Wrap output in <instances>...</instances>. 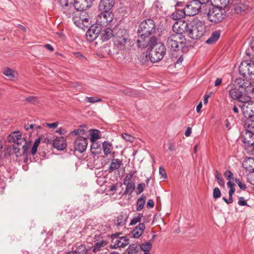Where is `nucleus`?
<instances>
[{
	"label": "nucleus",
	"instance_id": "nucleus-1",
	"mask_svg": "<svg viewBox=\"0 0 254 254\" xmlns=\"http://www.w3.org/2000/svg\"><path fill=\"white\" fill-rule=\"evenodd\" d=\"M166 45L168 48L173 51H181L182 53L188 51L186 39L183 35L171 34L168 38Z\"/></svg>",
	"mask_w": 254,
	"mask_h": 254
},
{
	"label": "nucleus",
	"instance_id": "nucleus-2",
	"mask_svg": "<svg viewBox=\"0 0 254 254\" xmlns=\"http://www.w3.org/2000/svg\"><path fill=\"white\" fill-rule=\"evenodd\" d=\"M205 32L206 26L204 22L197 18H194L190 21L187 30L189 37L192 39L200 38Z\"/></svg>",
	"mask_w": 254,
	"mask_h": 254
},
{
	"label": "nucleus",
	"instance_id": "nucleus-3",
	"mask_svg": "<svg viewBox=\"0 0 254 254\" xmlns=\"http://www.w3.org/2000/svg\"><path fill=\"white\" fill-rule=\"evenodd\" d=\"M155 25L151 19H147L141 22L137 30L139 39H146L155 31Z\"/></svg>",
	"mask_w": 254,
	"mask_h": 254
},
{
	"label": "nucleus",
	"instance_id": "nucleus-4",
	"mask_svg": "<svg viewBox=\"0 0 254 254\" xmlns=\"http://www.w3.org/2000/svg\"><path fill=\"white\" fill-rule=\"evenodd\" d=\"M129 35L126 30L119 29L115 33L113 42L114 46L120 50H124L129 41Z\"/></svg>",
	"mask_w": 254,
	"mask_h": 254
},
{
	"label": "nucleus",
	"instance_id": "nucleus-5",
	"mask_svg": "<svg viewBox=\"0 0 254 254\" xmlns=\"http://www.w3.org/2000/svg\"><path fill=\"white\" fill-rule=\"evenodd\" d=\"M226 14L225 9L218 8L214 6H213L211 8H209L206 12L207 19L213 23L221 22L225 18Z\"/></svg>",
	"mask_w": 254,
	"mask_h": 254
},
{
	"label": "nucleus",
	"instance_id": "nucleus-6",
	"mask_svg": "<svg viewBox=\"0 0 254 254\" xmlns=\"http://www.w3.org/2000/svg\"><path fill=\"white\" fill-rule=\"evenodd\" d=\"M233 85L229 92L230 97L234 100L245 103L250 100V98L248 96H244L243 89L241 84Z\"/></svg>",
	"mask_w": 254,
	"mask_h": 254
},
{
	"label": "nucleus",
	"instance_id": "nucleus-7",
	"mask_svg": "<svg viewBox=\"0 0 254 254\" xmlns=\"http://www.w3.org/2000/svg\"><path fill=\"white\" fill-rule=\"evenodd\" d=\"M114 14L112 12L101 11L98 15L96 25L99 27L107 26L113 19Z\"/></svg>",
	"mask_w": 254,
	"mask_h": 254
},
{
	"label": "nucleus",
	"instance_id": "nucleus-8",
	"mask_svg": "<svg viewBox=\"0 0 254 254\" xmlns=\"http://www.w3.org/2000/svg\"><path fill=\"white\" fill-rule=\"evenodd\" d=\"M201 6L197 0H192L188 2L185 7V11L188 16H193L200 10Z\"/></svg>",
	"mask_w": 254,
	"mask_h": 254
},
{
	"label": "nucleus",
	"instance_id": "nucleus-9",
	"mask_svg": "<svg viewBox=\"0 0 254 254\" xmlns=\"http://www.w3.org/2000/svg\"><path fill=\"white\" fill-rule=\"evenodd\" d=\"M241 108L242 113L245 118L254 119V101H246L241 106Z\"/></svg>",
	"mask_w": 254,
	"mask_h": 254
},
{
	"label": "nucleus",
	"instance_id": "nucleus-10",
	"mask_svg": "<svg viewBox=\"0 0 254 254\" xmlns=\"http://www.w3.org/2000/svg\"><path fill=\"white\" fill-rule=\"evenodd\" d=\"M157 44L158 39L155 36L151 37L148 41L146 40V39H138L137 40L138 47L141 48H145L149 46V48L152 50L154 47Z\"/></svg>",
	"mask_w": 254,
	"mask_h": 254
},
{
	"label": "nucleus",
	"instance_id": "nucleus-11",
	"mask_svg": "<svg viewBox=\"0 0 254 254\" xmlns=\"http://www.w3.org/2000/svg\"><path fill=\"white\" fill-rule=\"evenodd\" d=\"M88 144V137L78 136L74 141V147L76 151L82 153L86 149Z\"/></svg>",
	"mask_w": 254,
	"mask_h": 254
},
{
	"label": "nucleus",
	"instance_id": "nucleus-12",
	"mask_svg": "<svg viewBox=\"0 0 254 254\" xmlns=\"http://www.w3.org/2000/svg\"><path fill=\"white\" fill-rule=\"evenodd\" d=\"M189 24L184 20L175 22L173 26V30L175 34L183 35V33L189 29Z\"/></svg>",
	"mask_w": 254,
	"mask_h": 254
},
{
	"label": "nucleus",
	"instance_id": "nucleus-13",
	"mask_svg": "<svg viewBox=\"0 0 254 254\" xmlns=\"http://www.w3.org/2000/svg\"><path fill=\"white\" fill-rule=\"evenodd\" d=\"M101 32V27L93 24L88 29L86 33V37L88 41L92 42L95 40Z\"/></svg>",
	"mask_w": 254,
	"mask_h": 254
},
{
	"label": "nucleus",
	"instance_id": "nucleus-14",
	"mask_svg": "<svg viewBox=\"0 0 254 254\" xmlns=\"http://www.w3.org/2000/svg\"><path fill=\"white\" fill-rule=\"evenodd\" d=\"M249 7V1L246 0H235L233 3V8L237 14L246 11Z\"/></svg>",
	"mask_w": 254,
	"mask_h": 254
},
{
	"label": "nucleus",
	"instance_id": "nucleus-15",
	"mask_svg": "<svg viewBox=\"0 0 254 254\" xmlns=\"http://www.w3.org/2000/svg\"><path fill=\"white\" fill-rule=\"evenodd\" d=\"M242 137L246 147L253 153L254 150V134L246 130Z\"/></svg>",
	"mask_w": 254,
	"mask_h": 254
},
{
	"label": "nucleus",
	"instance_id": "nucleus-16",
	"mask_svg": "<svg viewBox=\"0 0 254 254\" xmlns=\"http://www.w3.org/2000/svg\"><path fill=\"white\" fill-rule=\"evenodd\" d=\"M236 82L241 84L243 91H245L247 94L254 93V84L249 81H245L244 79L238 78Z\"/></svg>",
	"mask_w": 254,
	"mask_h": 254
},
{
	"label": "nucleus",
	"instance_id": "nucleus-17",
	"mask_svg": "<svg viewBox=\"0 0 254 254\" xmlns=\"http://www.w3.org/2000/svg\"><path fill=\"white\" fill-rule=\"evenodd\" d=\"M75 9L80 11H85L91 6L90 0H74L73 4Z\"/></svg>",
	"mask_w": 254,
	"mask_h": 254
},
{
	"label": "nucleus",
	"instance_id": "nucleus-18",
	"mask_svg": "<svg viewBox=\"0 0 254 254\" xmlns=\"http://www.w3.org/2000/svg\"><path fill=\"white\" fill-rule=\"evenodd\" d=\"M115 4V0H100L98 8L101 11L111 12Z\"/></svg>",
	"mask_w": 254,
	"mask_h": 254
},
{
	"label": "nucleus",
	"instance_id": "nucleus-19",
	"mask_svg": "<svg viewBox=\"0 0 254 254\" xmlns=\"http://www.w3.org/2000/svg\"><path fill=\"white\" fill-rule=\"evenodd\" d=\"M7 139L9 142L18 143V144H22L24 142V138L22 137L21 134L19 131H14L11 133L8 136Z\"/></svg>",
	"mask_w": 254,
	"mask_h": 254
},
{
	"label": "nucleus",
	"instance_id": "nucleus-20",
	"mask_svg": "<svg viewBox=\"0 0 254 254\" xmlns=\"http://www.w3.org/2000/svg\"><path fill=\"white\" fill-rule=\"evenodd\" d=\"M158 53V52L157 51L151 50L149 55H148L147 53H144L141 56V61L143 62V60H144V61L146 62L149 59L152 63H157L159 62Z\"/></svg>",
	"mask_w": 254,
	"mask_h": 254
},
{
	"label": "nucleus",
	"instance_id": "nucleus-21",
	"mask_svg": "<svg viewBox=\"0 0 254 254\" xmlns=\"http://www.w3.org/2000/svg\"><path fill=\"white\" fill-rule=\"evenodd\" d=\"M65 138L63 136L58 137L53 141V145L58 150H63L66 146Z\"/></svg>",
	"mask_w": 254,
	"mask_h": 254
},
{
	"label": "nucleus",
	"instance_id": "nucleus-22",
	"mask_svg": "<svg viewBox=\"0 0 254 254\" xmlns=\"http://www.w3.org/2000/svg\"><path fill=\"white\" fill-rule=\"evenodd\" d=\"M101 39L103 41H107L109 39L113 37L114 38L115 34L113 31L109 28L104 29L102 30L101 29V32L100 33Z\"/></svg>",
	"mask_w": 254,
	"mask_h": 254
},
{
	"label": "nucleus",
	"instance_id": "nucleus-23",
	"mask_svg": "<svg viewBox=\"0 0 254 254\" xmlns=\"http://www.w3.org/2000/svg\"><path fill=\"white\" fill-rule=\"evenodd\" d=\"M145 229V224L140 223L132 231V234L133 238H138L142 234Z\"/></svg>",
	"mask_w": 254,
	"mask_h": 254
},
{
	"label": "nucleus",
	"instance_id": "nucleus-24",
	"mask_svg": "<svg viewBox=\"0 0 254 254\" xmlns=\"http://www.w3.org/2000/svg\"><path fill=\"white\" fill-rule=\"evenodd\" d=\"M185 15H187L186 11H185V8L184 9H177L175 12L172 13L171 15L172 18L174 20H182V18L185 17Z\"/></svg>",
	"mask_w": 254,
	"mask_h": 254
},
{
	"label": "nucleus",
	"instance_id": "nucleus-25",
	"mask_svg": "<svg viewBox=\"0 0 254 254\" xmlns=\"http://www.w3.org/2000/svg\"><path fill=\"white\" fill-rule=\"evenodd\" d=\"M229 2V0H211L212 5L222 9H225Z\"/></svg>",
	"mask_w": 254,
	"mask_h": 254
},
{
	"label": "nucleus",
	"instance_id": "nucleus-26",
	"mask_svg": "<svg viewBox=\"0 0 254 254\" xmlns=\"http://www.w3.org/2000/svg\"><path fill=\"white\" fill-rule=\"evenodd\" d=\"M248 61H244L242 62L239 67V70L242 75L244 76H246L247 75H248V71H249V64Z\"/></svg>",
	"mask_w": 254,
	"mask_h": 254
},
{
	"label": "nucleus",
	"instance_id": "nucleus-27",
	"mask_svg": "<svg viewBox=\"0 0 254 254\" xmlns=\"http://www.w3.org/2000/svg\"><path fill=\"white\" fill-rule=\"evenodd\" d=\"M122 164V161L119 159H112L110 166L109 167V172H112L115 170L118 169Z\"/></svg>",
	"mask_w": 254,
	"mask_h": 254
},
{
	"label": "nucleus",
	"instance_id": "nucleus-28",
	"mask_svg": "<svg viewBox=\"0 0 254 254\" xmlns=\"http://www.w3.org/2000/svg\"><path fill=\"white\" fill-rule=\"evenodd\" d=\"M127 219V215L122 213L117 217L115 224L117 226H124L126 224Z\"/></svg>",
	"mask_w": 254,
	"mask_h": 254
},
{
	"label": "nucleus",
	"instance_id": "nucleus-29",
	"mask_svg": "<svg viewBox=\"0 0 254 254\" xmlns=\"http://www.w3.org/2000/svg\"><path fill=\"white\" fill-rule=\"evenodd\" d=\"M126 186V188L124 192V194L126 195L128 194L129 195H131L132 193L135 190V184L133 182H128L126 184H124Z\"/></svg>",
	"mask_w": 254,
	"mask_h": 254
},
{
	"label": "nucleus",
	"instance_id": "nucleus-30",
	"mask_svg": "<svg viewBox=\"0 0 254 254\" xmlns=\"http://www.w3.org/2000/svg\"><path fill=\"white\" fill-rule=\"evenodd\" d=\"M146 199V197L145 195L142 194L137 199L136 202V210L139 211L142 210L144 207Z\"/></svg>",
	"mask_w": 254,
	"mask_h": 254
},
{
	"label": "nucleus",
	"instance_id": "nucleus-31",
	"mask_svg": "<svg viewBox=\"0 0 254 254\" xmlns=\"http://www.w3.org/2000/svg\"><path fill=\"white\" fill-rule=\"evenodd\" d=\"M74 0H58L59 5L63 8H69L72 6Z\"/></svg>",
	"mask_w": 254,
	"mask_h": 254
},
{
	"label": "nucleus",
	"instance_id": "nucleus-32",
	"mask_svg": "<svg viewBox=\"0 0 254 254\" xmlns=\"http://www.w3.org/2000/svg\"><path fill=\"white\" fill-rule=\"evenodd\" d=\"M220 37V32L216 31L213 32L210 37L206 40V43L208 44H212L216 42Z\"/></svg>",
	"mask_w": 254,
	"mask_h": 254
},
{
	"label": "nucleus",
	"instance_id": "nucleus-33",
	"mask_svg": "<svg viewBox=\"0 0 254 254\" xmlns=\"http://www.w3.org/2000/svg\"><path fill=\"white\" fill-rule=\"evenodd\" d=\"M83 127H85L84 125H81L80 127L78 129H74L73 131L70 132L71 135H79L81 136L82 135H84L87 133L88 130L83 128Z\"/></svg>",
	"mask_w": 254,
	"mask_h": 254
},
{
	"label": "nucleus",
	"instance_id": "nucleus-34",
	"mask_svg": "<svg viewBox=\"0 0 254 254\" xmlns=\"http://www.w3.org/2000/svg\"><path fill=\"white\" fill-rule=\"evenodd\" d=\"M2 73L5 76L9 77V79H12L16 75H17V73L14 71L13 69L9 68L8 67L5 68L3 69Z\"/></svg>",
	"mask_w": 254,
	"mask_h": 254
},
{
	"label": "nucleus",
	"instance_id": "nucleus-35",
	"mask_svg": "<svg viewBox=\"0 0 254 254\" xmlns=\"http://www.w3.org/2000/svg\"><path fill=\"white\" fill-rule=\"evenodd\" d=\"M87 252V249L83 245H80L76 249V250L69 252L67 254H86Z\"/></svg>",
	"mask_w": 254,
	"mask_h": 254
},
{
	"label": "nucleus",
	"instance_id": "nucleus-36",
	"mask_svg": "<svg viewBox=\"0 0 254 254\" xmlns=\"http://www.w3.org/2000/svg\"><path fill=\"white\" fill-rule=\"evenodd\" d=\"M107 244V242L104 240L96 242L93 247L92 251L96 253L100 251L101 248L105 247Z\"/></svg>",
	"mask_w": 254,
	"mask_h": 254
},
{
	"label": "nucleus",
	"instance_id": "nucleus-37",
	"mask_svg": "<svg viewBox=\"0 0 254 254\" xmlns=\"http://www.w3.org/2000/svg\"><path fill=\"white\" fill-rule=\"evenodd\" d=\"M113 149L112 144L108 141H104L103 143V149L105 155H108L111 153V151Z\"/></svg>",
	"mask_w": 254,
	"mask_h": 254
},
{
	"label": "nucleus",
	"instance_id": "nucleus-38",
	"mask_svg": "<svg viewBox=\"0 0 254 254\" xmlns=\"http://www.w3.org/2000/svg\"><path fill=\"white\" fill-rule=\"evenodd\" d=\"M21 146L22 149V151L21 152L22 155L23 154H25L26 156H28L30 153V152L29 151L31 146L30 144L28 143L26 140L24 139V142H22Z\"/></svg>",
	"mask_w": 254,
	"mask_h": 254
},
{
	"label": "nucleus",
	"instance_id": "nucleus-39",
	"mask_svg": "<svg viewBox=\"0 0 254 254\" xmlns=\"http://www.w3.org/2000/svg\"><path fill=\"white\" fill-rule=\"evenodd\" d=\"M246 129L254 134V121L251 120L246 123Z\"/></svg>",
	"mask_w": 254,
	"mask_h": 254
},
{
	"label": "nucleus",
	"instance_id": "nucleus-40",
	"mask_svg": "<svg viewBox=\"0 0 254 254\" xmlns=\"http://www.w3.org/2000/svg\"><path fill=\"white\" fill-rule=\"evenodd\" d=\"M214 175L218 184L221 187H225V181L221 175L217 171H215Z\"/></svg>",
	"mask_w": 254,
	"mask_h": 254
},
{
	"label": "nucleus",
	"instance_id": "nucleus-41",
	"mask_svg": "<svg viewBox=\"0 0 254 254\" xmlns=\"http://www.w3.org/2000/svg\"><path fill=\"white\" fill-rule=\"evenodd\" d=\"M121 91L125 95L129 96H135L136 95L135 91L129 88L125 87L121 90Z\"/></svg>",
	"mask_w": 254,
	"mask_h": 254
},
{
	"label": "nucleus",
	"instance_id": "nucleus-42",
	"mask_svg": "<svg viewBox=\"0 0 254 254\" xmlns=\"http://www.w3.org/2000/svg\"><path fill=\"white\" fill-rule=\"evenodd\" d=\"M84 101L86 102L93 104L97 102H101L102 100L101 98H98L97 97H86Z\"/></svg>",
	"mask_w": 254,
	"mask_h": 254
},
{
	"label": "nucleus",
	"instance_id": "nucleus-43",
	"mask_svg": "<svg viewBox=\"0 0 254 254\" xmlns=\"http://www.w3.org/2000/svg\"><path fill=\"white\" fill-rule=\"evenodd\" d=\"M249 64V75H254V58L251 61H248Z\"/></svg>",
	"mask_w": 254,
	"mask_h": 254
},
{
	"label": "nucleus",
	"instance_id": "nucleus-44",
	"mask_svg": "<svg viewBox=\"0 0 254 254\" xmlns=\"http://www.w3.org/2000/svg\"><path fill=\"white\" fill-rule=\"evenodd\" d=\"M100 132L98 130L93 129L92 130V132L91 133V141H95L97 139H99L100 138L99 135Z\"/></svg>",
	"mask_w": 254,
	"mask_h": 254
},
{
	"label": "nucleus",
	"instance_id": "nucleus-45",
	"mask_svg": "<svg viewBox=\"0 0 254 254\" xmlns=\"http://www.w3.org/2000/svg\"><path fill=\"white\" fill-rule=\"evenodd\" d=\"M22 145L18 144V143H14L13 145V152L17 156H22L21 152L20 151V146Z\"/></svg>",
	"mask_w": 254,
	"mask_h": 254
},
{
	"label": "nucleus",
	"instance_id": "nucleus-46",
	"mask_svg": "<svg viewBox=\"0 0 254 254\" xmlns=\"http://www.w3.org/2000/svg\"><path fill=\"white\" fill-rule=\"evenodd\" d=\"M25 101L33 104H36L39 102V100L37 97L36 96H29L25 98Z\"/></svg>",
	"mask_w": 254,
	"mask_h": 254
},
{
	"label": "nucleus",
	"instance_id": "nucleus-47",
	"mask_svg": "<svg viewBox=\"0 0 254 254\" xmlns=\"http://www.w3.org/2000/svg\"><path fill=\"white\" fill-rule=\"evenodd\" d=\"M135 171H130L129 174H127L126 177H125L124 181V184H126L128 182H132L131 180L132 179V178L135 174Z\"/></svg>",
	"mask_w": 254,
	"mask_h": 254
},
{
	"label": "nucleus",
	"instance_id": "nucleus-48",
	"mask_svg": "<svg viewBox=\"0 0 254 254\" xmlns=\"http://www.w3.org/2000/svg\"><path fill=\"white\" fill-rule=\"evenodd\" d=\"M91 142L92 145L91 146V152L93 154H96L97 153V152H96L95 150L100 148V144H99L98 142H96V140Z\"/></svg>",
	"mask_w": 254,
	"mask_h": 254
},
{
	"label": "nucleus",
	"instance_id": "nucleus-49",
	"mask_svg": "<svg viewBox=\"0 0 254 254\" xmlns=\"http://www.w3.org/2000/svg\"><path fill=\"white\" fill-rule=\"evenodd\" d=\"M166 146L171 151H175L176 149V143L172 140H169L168 143H166Z\"/></svg>",
	"mask_w": 254,
	"mask_h": 254
},
{
	"label": "nucleus",
	"instance_id": "nucleus-50",
	"mask_svg": "<svg viewBox=\"0 0 254 254\" xmlns=\"http://www.w3.org/2000/svg\"><path fill=\"white\" fill-rule=\"evenodd\" d=\"M152 245L149 242H146L140 245V249L145 252L149 251L151 248Z\"/></svg>",
	"mask_w": 254,
	"mask_h": 254
},
{
	"label": "nucleus",
	"instance_id": "nucleus-51",
	"mask_svg": "<svg viewBox=\"0 0 254 254\" xmlns=\"http://www.w3.org/2000/svg\"><path fill=\"white\" fill-rule=\"evenodd\" d=\"M224 175L226 179L229 181H231L234 179V175L233 173L229 170H226L224 173Z\"/></svg>",
	"mask_w": 254,
	"mask_h": 254
},
{
	"label": "nucleus",
	"instance_id": "nucleus-52",
	"mask_svg": "<svg viewBox=\"0 0 254 254\" xmlns=\"http://www.w3.org/2000/svg\"><path fill=\"white\" fill-rule=\"evenodd\" d=\"M122 136L123 139L126 141L132 142L134 141V137L130 134L126 133H123L122 134Z\"/></svg>",
	"mask_w": 254,
	"mask_h": 254
},
{
	"label": "nucleus",
	"instance_id": "nucleus-53",
	"mask_svg": "<svg viewBox=\"0 0 254 254\" xmlns=\"http://www.w3.org/2000/svg\"><path fill=\"white\" fill-rule=\"evenodd\" d=\"M252 170V173H249L247 176V180L251 184L254 185V168L251 169Z\"/></svg>",
	"mask_w": 254,
	"mask_h": 254
},
{
	"label": "nucleus",
	"instance_id": "nucleus-54",
	"mask_svg": "<svg viewBox=\"0 0 254 254\" xmlns=\"http://www.w3.org/2000/svg\"><path fill=\"white\" fill-rule=\"evenodd\" d=\"M142 216V214H139L137 216L133 218L130 222V225H133L139 222Z\"/></svg>",
	"mask_w": 254,
	"mask_h": 254
},
{
	"label": "nucleus",
	"instance_id": "nucleus-55",
	"mask_svg": "<svg viewBox=\"0 0 254 254\" xmlns=\"http://www.w3.org/2000/svg\"><path fill=\"white\" fill-rule=\"evenodd\" d=\"M137 252V247L134 246V245H130L127 249L128 254H136Z\"/></svg>",
	"mask_w": 254,
	"mask_h": 254
},
{
	"label": "nucleus",
	"instance_id": "nucleus-56",
	"mask_svg": "<svg viewBox=\"0 0 254 254\" xmlns=\"http://www.w3.org/2000/svg\"><path fill=\"white\" fill-rule=\"evenodd\" d=\"M213 196L214 198H218L221 196V192L219 188H215L213 189Z\"/></svg>",
	"mask_w": 254,
	"mask_h": 254
},
{
	"label": "nucleus",
	"instance_id": "nucleus-57",
	"mask_svg": "<svg viewBox=\"0 0 254 254\" xmlns=\"http://www.w3.org/2000/svg\"><path fill=\"white\" fill-rule=\"evenodd\" d=\"M145 187V184L143 183L139 184L137 186V192L136 193L139 194L141 193L144 190Z\"/></svg>",
	"mask_w": 254,
	"mask_h": 254
},
{
	"label": "nucleus",
	"instance_id": "nucleus-58",
	"mask_svg": "<svg viewBox=\"0 0 254 254\" xmlns=\"http://www.w3.org/2000/svg\"><path fill=\"white\" fill-rule=\"evenodd\" d=\"M86 15V11H81L80 13L79 18L81 21L86 22L88 21V18L87 17H85Z\"/></svg>",
	"mask_w": 254,
	"mask_h": 254
},
{
	"label": "nucleus",
	"instance_id": "nucleus-59",
	"mask_svg": "<svg viewBox=\"0 0 254 254\" xmlns=\"http://www.w3.org/2000/svg\"><path fill=\"white\" fill-rule=\"evenodd\" d=\"M122 241L118 239L114 245H111L110 248L112 249H117V248H123L121 246V244L122 243Z\"/></svg>",
	"mask_w": 254,
	"mask_h": 254
},
{
	"label": "nucleus",
	"instance_id": "nucleus-60",
	"mask_svg": "<svg viewBox=\"0 0 254 254\" xmlns=\"http://www.w3.org/2000/svg\"><path fill=\"white\" fill-rule=\"evenodd\" d=\"M59 125L58 122H55L53 123H45V126L48 127L49 128H56Z\"/></svg>",
	"mask_w": 254,
	"mask_h": 254
},
{
	"label": "nucleus",
	"instance_id": "nucleus-61",
	"mask_svg": "<svg viewBox=\"0 0 254 254\" xmlns=\"http://www.w3.org/2000/svg\"><path fill=\"white\" fill-rule=\"evenodd\" d=\"M24 128L26 130H28L29 129H33L34 128H40V126H36L35 124H27L25 125Z\"/></svg>",
	"mask_w": 254,
	"mask_h": 254
},
{
	"label": "nucleus",
	"instance_id": "nucleus-62",
	"mask_svg": "<svg viewBox=\"0 0 254 254\" xmlns=\"http://www.w3.org/2000/svg\"><path fill=\"white\" fill-rule=\"evenodd\" d=\"M160 175H161V178L163 179V181L165 180V179L167 178L165 171L163 168L161 167H160Z\"/></svg>",
	"mask_w": 254,
	"mask_h": 254
},
{
	"label": "nucleus",
	"instance_id": "nucleus-63",
	"mask_svg": "<svg viewBox=\"0 0 254 254\" xmlns=\"http://www.w3.org/2000/svg\"><path fill=\"white\" fill-rule=\"evenodd\" d=\"M238 203L240 206H245V205H247L246 201L245 200L244 198L243 197H241L240 198Z\"/></svg>",
	"mask_w": 254,
	"mask_h": 254
},
{
	"label": "nucleus",
	"instance_id": "nucleus-64",
	"mask_svg": "<svg viewBox=\"0 0 254 254\" xmlns=\"http://www.w3.org/2000/svg\"><path fill=\"white\" fill-rule=\"evenodd\" d=\"M72 86L76 89L77 90H81L82 89V87L79 84L78 82H72L71 83Z\"/></svg>",
	"mask_w": 254,
	"mask_h": 254
}]
</instances>
